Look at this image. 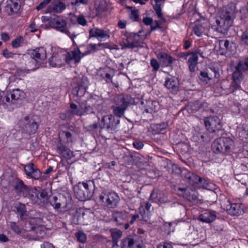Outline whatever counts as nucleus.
Segmentation results:
<instances>
[{
    "label": "nucleus",
    "mask_w": 248,
    "mask_h": 248,
    "mask_svg": "<svg viewBox=\"0 0 248 248\" xmlns=\"http://www.w3.org/2000/svg\"><path fill=\"white\" fill-rule=\"evenodd\" d=\"M41 248H54V247L51 244L46 242L41 245Z\"/></svg>",
    "instance_id": "obj_64"
},
{
    "label": "nucleus",
    "mask_w": 248,
    "mask_h": 248,
    "mask_svg": "<svg viewBox=\"0 0 248 248\" xmlns=\"http://www.w3.org/2000/svg\"><path fill=\"white\" fill-rule=\"evenodd\" d=\"M198 192L195 190H186L185 192V196L187 200L190 202H195L198 198Z\"/></svg>",
    "instance_id": "obj_32"
},
{
    "label": "nucleus",
    "mask_w": 248,
    "mask_h": 248,
    "mask_svg": "<svg viewBox=\"0 0 248 248\" xmlns=\"http://www.w3.org/2000/svg\"><path fill=\"white\" fill-rule=\"evenodd\" d=\"M24 96V92L18 89H14L11 92H7L5 94L3 92H0V103L3 97L2 102L4 104L14 108Z\"/></svg>",
    "instance_id": "obj_5"
},
{
    "label": "nucleus",
    "mask_w": 248,
    "mask_h": 248,
    "mask_svg": "<svg viewBox=\"0 0 248 248\" xmlns=\"http://www.w3.org/2000/svg\"><path fill=\"white\" fill-rule=\"evenodd\" d=\"M130 17L134 21H137L139 19L138 11L136 9L131 10Z\"/></svg>",
    "instance_id": "obj_52"
},
{
    "label": "nucleus",
    "mask_w": 248,
    "mask_h": 248,
    "mask_svg": "<svg viewBox=\"0 0 248 248\" xmlns=\"http://www.w3.org/2000/svg\"><path fill=\"white\" fill-rule=\"evenodd\" d=\"M199 77L201 80L206 82L212 78L208 73L205 71L201 72Z\"/></svg>",
    "instance_id": "obj_43"
},
{
    "label": "nucleus",
    "mask_w": 248,
    "mask_h": 248,
    "mask_svg": "<svg viewBox=\"0 0 248 248\" xmlns=\"http://www.w3.org/2000/svg\"><path fill=\"white\" fill-rule=\"evenodd\" d=\"M238 68L243 71H248V56L238 62Z\"/></svg>",
    "instance_id": "obj_40"
},
{
    "label": "nucleus",
    "mask_w": 248,
    "mask_h": 248,
    "mask_svg": "<svg viewBox=\"0 0 248 248\" xmlns=\"http://www.w3.org/2000/svg\"><path fill=\"white\" fill-rule=\"evenodd\" d=\"M13 186L17 193H27L29 192L28 186L25 185L23 181L16 179L13 181Z\"/></svg>",
    "instance_id": "obj_19"
},
{
    "label": "nucleus",
    "mask_w": 248,
    "mask_h": 248,
    "mask_svg": "<svg viewBox=\"0 0 248 248\" xmlns=\"http://www.w3.org/2000/svg\"><path fill=\"white\" fill-rule=\"evenodd\" d=\"M132 248H142V244L139 241L133 240Z\"/></svg>",
    "instance_id": "obj_63"
},
{
    "label": "nucleus",
    "mask_w": 248,
    "mask_h": 248,
    "mask_svg": "<svg viewBox=\"0 0 248 248\" xmlns=\"http://www.w3.org/2000/svg\"><path fill=\"white\" fill-rule=\"evenodd\" d=\"M114 102L117 106H111L113 113L116 116L120 118L124 116L128 105L134 104V100L129 95L120 94L114 97Z\"/></svg>",
    "instance_id": "obj_2"
},
{
    "label": "nucleus",
    "mask_w": 248,
    "mask_h": 248,
    "mask_svg": "<svg viewBox=\"0 0 248 248\" xmlns=\"http://www.w3.org/2000/svg\"><path fill=\"white\" fill-rule=\"evenodd\" d=\"M115 70L109 67H106L101 71V76L106 79V82H111L112 78L115 75Z\"/></svg>",
    "instance_id": "obj_24"
},
{
    "label": "nucleus",
    "mask_w": 248,
    "mask_h": 248,
    "mask_svg": "<svg viewBox=\"0 0 248 248\" xmlns=\"http://www.w3.org/2000/svg\"><path fill=\"white\" fill-rule=\"evenodd\" d=\"M94 184L92 181L79 182L74 188L75 194L80 201L90 199L93 193Z\"/></svg>",
    "instance_id": "obj_4"
},
{
    "label": "nucleus",
    "mask_w": 248,
    "mask_h": 248,
    "mask_svg": "<svg viewBox=\"0 0 248 248\" xmlns=\"http://www.w3.org/2000/svg\"><path fill=\"white\" fill-rule=\"evenodd\" d=\"M140 212L141 217L140 220L144 221H147L149 218L150 212L146 211L145 208H143V206H141L140 208Z\"/></svg>",
    "instance_id": "obj_39"
},
{
    "label": "nucleus",
    "mask_w": 248,
    "mask_h": 248,
    "mask_svg": "<svg viewBox=\"0 0 248 248\" xmlns=\"http://www.w3.org/2000/svg\"><path fill=\"white\" fill-rule=\"evenodd\" d=\"M240 87V81L237 80H233L230 87L229 88H225L223 90H226V93L229 94L233 93L234 91L238 89Z\"/></svg>",
    "instance_id": "obj_36"
},
{
    "label": "nucleus",
    "mask_w": 248,
    "mask_h": 248,
    "mask_svg": "<svg viewBox=\"0 0 248 248\" xmlns=\"http://www.w3.org/2000/svg\"><path fill=\"white\" fill-rule=\"evenodd\" d=\"M205 126L210 132H216L221 130L222 125L220 120L217 116H211L204 120Z\"/></svg>",
    "instance_id": "obj_11"
},
{
    "label": "nucleus",
    "mask_w": 248,
    "mask_h": 248,
    "mask_svg": "<svg viewBox=\"0 0 248 248\" xmlns=\"http://www.w3.org/2000/svg\"><path fill=\"white\" fill-rule=\"evenodd\" d=\"M82 54L78 48L75 49L65 54V61L71 66L76 65L80 62L82 57L83 56Z\"/></svg>",
    "instance_id": "obj_13"
},
{
    "label": "nucleus",
    "mask_w": 248,
    "mask_h": 248,
    "mask_svg": "<svg viewBox=\"0 0 248 248\" xmlns=\"http://www.w3.org/2000/svg\"><path fill=\"white\" fill-rule=\"evenodd\" d=\"M198 55L192 53L191 56L188 60V67L190 72H193L195 71V68L198 63Z\"/></svg>",
    "instance_id": "obj_31"
},
{
    "label": "nucleus",
    "mask_w": 248,
    "mask_h": 248,
    "mask_svg": "<svg viewBox=\"0 0 248 248\" xmlns=\"http://www.w3.org/2000/svg\"><path fill=\"white\" fill-rule=\"evenodd\" d=\"M37 116H27L20 122V127L22 132L29 135L35 133L38 127L36 121Z\"/></svg>",
    "instance_id": "obj_8"
},
{
    "label": "nucleus",
    "mask_w": 248,
    "mask_h": 248,
    "mask_svg": "<svg viewBox=\"0 0 248 248\" xmlns=\"http://www.w3.org/2000/svg\"><path fill=\"white\" fill-rule=\"evenodd\" d=\"M165 86L171 92H174L178 89V81L176 79L170 78L166 80Z\"/></svg>",
    "instance_id": "obj_30"
},
{
    "label": "nucleus",
    "mask_w": 248,
    "mask_h": 248,
    "mask_svg": "<svg viewBox=\"0 0 248 248\" xmlns=\"http://www.w3.org/2000/svg\"><path fill=\"white\" fill-rule=\"evenodd\" d=\"M57 151L60 155L66 159H70L73 156V152L61 143L58 145Z\"/></svg>",
    "instance_id": "obj_21"
},
{
    "label": "nucleus",
    "mask_w": 248,
    "mask_h": 248,
    "mask_svg": "<svg viewBox=\"0 0 248 248\" xmlns=\"http://www.w3.org/2000/svg\"><path fill=\"white\" fill-rule=\"evenodd\" d=\"M133 241V239L129 238L124 239L122 242V248H132Z\"/></svg>",
    "instance_id": "obj_41"
},
{
    "label": "nucleus",
    "mask_w": 248,
    "mask_h": 248,
    "mask_svg": "<svg viewBox=\"0 0 248 248\" xmlns=\"http://www.w3.org/2000/svg\"><path fill=\"white\" fill-rule=\"evenodd\" d=\"M241 40L244 43L248 45V29L243 32L241 35Z\"/></svg>",
    "instance_id": "obj_53"
},
{
    "label": "nucleus",
    "mask_w": 248,
    "mask_h": 248,
    "mask_svg": "<svg viewBox=\"0 0 248 248\" xmlns=\"http://www.w3.org/2000/svg\"><path fill=\"white\" fill-rule=\"evenodd\" d=\"M219 47L227 52H232L234 50L235 45L232 41L228 40H221L219 42Z\"/></svg>",
    "instance_id": "obj_23"
},
{
    "label": "nucleus",
    "mask_w": 248,
    "mask_h": 248,
    "mask_svg": "<svg viewBox=\"0 0 248 248\" xmlns=\"http://www.w3.org/2000/svg\"><path fill=\"white\" fill-rule=\"evenodd\" d=\"M46 58V53L45 49L42 47L37 48L32 50L31 57L29 59V64L38 63L40 65Z\"/></svg>",
    "instance_id": "obj_10"
},
{
    "label": "nucleus",
    "mask_w": 248,
    "mask_h": 248,
    "mask_svg": "<svg viewBox=\"0 0 248 248\" xmlns=\"http://www.w3.org/2000/svg\"><path fill=\"white\" fill-rule=\"evenodd\" d=\"M119 123V120L115 121L114 116L110 114L104 116L99 124L101 128H105L108 132L113 133L118 130Z\"/></svg>",
    "instance_id": "obj_9"
},
{
    "label": "nucleus",
    "mask_w": 248,
    "mask_h": 248,
    "mask_svg": "<svg viewBox=\"0 0 248 248\" xmlns=\"http://www.w3.org/2000/svg\"><path fill=\"white\" fill-rule=\"evenodd\" d=\"M40 194V201L41 200H43L44 201L45 200L48 201L49 202V197H51L50 196L48 197L47 192L45 190H42L40 192H39ZM41 201H40L41 202Z\"/></svg>",
    "instance_id": "obj_48"
},
{
    "label": "nucleus",
    "mask_w": 248,
    "mask_h": 248,
    "mask_svg": "<svg viewBox=\"0 0 248 248\" xmlns=\"http://www.w3.org/2000/svg\"><path fill=\"white\" fill-rule=\"evenodd\" d=\"M168 124L165 123L157 124L155 125L157 133H164V131L167 128Z\"/></svg>",
    "instance_id": "obj_44"
},
{
    "label": "nucleus",
    "mask_w": 248,
    "mask_h": 248,
    "mask_svg": "<svg viewBox=\"0 0 248 248\" xmlns=\"http://www.w3.org/2000/svg\"><path fill=\"white\" fill-rule=\"evenodd\" d=\"M80 3L87 4L88 0H75L74 1L71 2V4L73 5L78 6Z\"/></svg>",
    "instance_id": "obj_62"
},
{
    "label": "nucleus",
    "mask_w": 248,
    "mask_h": 248,
    "mask_svg": "<svg viewBox=\"0 0 248 248\" xmlns=\"http://www.w3.org/2000/svg\"><path fill=\"white\" fill-rule=\"evenodd\" d=\"M22 38H17L15 39L12 43V46L14 48H17L20 45Z\"/></svg>",
    "instance_id": "obj_59"
},
{
    "label": "nucleus",
    "mask_w": 248,
    "mask_h": 248,
    "mask_svg": "<svg viewBox=\"0 0 248 248\" xmlns=\"http://www.w3.org/2000/svg\"><path fill=\"white\" fill-rule=\"evenodd\" d=\"M70 108L71 109L72 113L74 114H76L78 115H82V110H81V108H78V106L77 105L71 103L70 104Z\"/></svg>",
    "instance_id": "obj_42"
},
{
    "label": "nucleus",
    "mask_w": 248,
    "mask_h": 248,
    "mask_svg": "<svg viewBox=\"0 0 248 248\" xmlns=\"http://www.w3.org/2000/svg\"><path fill=\"white\" fill-rule=\"evenodd\" d=\"M49 62L53 67H60L62 65V61L57 54L52 55L49 59Z\"/></svg>",
    "instance_id": "obj_33"
},
{
    "label": "nucleus",
    "mask_w": 248,
    "mask_h": 248,
    "mask_svg": "<svg viewBox=\"0 0 248 248\" xmlns=\"http://www.w3.org/2000/svg\"><path fill=\"white\" fill-rule=\"evenodd\" d=\"M39 192L36 189L32 190L29 192L30 199L31 201L35 203H39L40 202V199L39 196Z\"/></svg>",
    "instance_id": "obj_35"
},
{
    "label": "nucleus",
    "mask_w": 248,
    "mask_h": 248,
    "mask_svg": "<svg viewBox=\"0 0 248 248\" xmlns=\"http://www.w3.org/2000/svg\"><path fill=\"white\" fill-rule=\"evenodd\" d=\"M7 8L10 9L11 13H16L19 9V5L17 2H15L13 4V6L8 5Z\"/></svg>",
    "instance_id": "obj_50"
},
{
    "label": "nucleus",
    "mask_w": 248,
    "mask_h": 248,
    "mask_svg": "<svg viewBox=\"0 0 248 248\" xmlns=\"http://www.w3.org/2000/svg\"><path fill=\"white\" fill-rule=\"evenodd\" d=\"M65 9V4L62 2H59L52 6H49L46 13H51L54 12L55 13H61L62 10Z\"/></svg>",
    "instance_id": "obj_29"
},
{
    "label": "nucleus",
    "mask_w": 248,
    "mask_h": 248,
    "mask_svg": "<svg viewBox=\"0 0 248 248\" xmlns=\"http://www.w3.org/2000/svg\"><path fill=\"white\" fill-rule=\"evenodd\" d=\"M157 57L164 66H168L173 63L174 59L170 55L165 52H159Z\"/></svg>",
    "instance_id": "obj_20"
},
{
    "label": "nucleus",
    "mask_w": 248,
    "mask_h": 248,
    "mask_svg": "<svg viewBox=\"0 0 248 248\" xmlns=\"http://www.w3.org/2000/svg\"><path fill=\"white\" fill-rule=\"evenodd\" d=\"M154 9L158 17L159 18H161V19L165 20L164 18L162 17V15L161 14V9L160 6L156 4L154 6Z\"/></svg>",
    "instance_id": "obj_54"
},
{
    "label": "nucleus",
    "mask_w": 248,
    "mask_h": 248,
    "mask_svg": "<svg viewBox=\"0 0 248 248\" xmlns=\"http://www.w3.org/2000/svg\"><path fill=\"white\" fill-rule=\"evenodd\" d=\"M233 140L229 137H222L215 140L212 143L213 151L216 153H226L230 151L233 145Z\"/></svg>",
    "instance_id": "obj_6"
},
{
    "label": "nucleus",
    "mask_w": 248,
    "mask_h": 248,
    "mask_svg": "<svg viewBox=\"0 0 248 248\" xmlns=\"http://www.w3.org/2000/svg\"><path fill=\"white\" fill-rule=\"evenodd\" d=\"M26 174L29 177L34 179H38L41 177L40 171L36 169L32 163L24 166Z\"/></svg>",
    "instance_id": "obj_18"
},
{
    "label": "nucleus",
    "mask_w": 248,
    "mask_h": 248,
    "mask_svg": "<svg viewBox=\"0 0 248 248\" xmlns=\"http://www.w3.org/2000/svg\"><path fill=\"white\" fill-rule=\"evenodd\" d=\"M15 207L20 218L23 220L26 219L28 217V214L25 204L19 203Z\"/></svg>",
    "instance_id": "obj_27"
},
{
    "label": "nucleus",
    "mask_w": 248,
    "mask_h": 248,
    "mask_svg": "<svg viewBox=\"0 0 248 248\" xmlns=\"http://www.w3.org/2000/svg\"><path fill=\"white\" fill-rule=\"evenodd\" d=\"M246 72L242 70L241 69L238 68V64L235 67V70L232 74L233 80H237L240 81L243 78L242 72Z\"/></svg>",
    "instance_id": "obj_34"
},
{
    "label": "nucleus",
    "mask_w": 248,
    "mask_h": 248,
    "mask_svg": "<svg viewBox=\"0 0 248 248\" xmlns=\"http://www.w3.org/2000/svg\"><path fill=\"white\" fill-rule=\"evenodd\" d=\"M100 199L109 208L115 207L119 202V197L115 192H110L108 194L101 195Z\"/></svg>",
    "instance_id": "obj_14"
},
{
    "label": "nucleus",
    "mask_w": 248,
    "mask_h": 248,
    "mask_svg": "<svg viewBox=\"0 0 248 248\" xmlns=\"http://www.w3.org/2000/svg\"><path fill=\"white\" fill-rule=\"evenodd\" d=\"M133 146L137 149L140 150L143 148V144L140 141H136L133 143Z\"/></svg>",
    "instance_id": "obj_61"
},
{
    "label": "nucleus",
    "mask_w": 248,
    "mask_h": 248,
    "mask_svg": "<svg viewBox=\"0 0 248 248\" xmlns=\"http://www.w3.org/2000/svg\"><path fill=\"white\" fill-rule=\"evenodd\" d=\"M216 214L215 211L206 212L200 215L199 219L203 222L210 223L215 220Z\"/></svg>",
    "instance_id": "obj_22"
},
{
    "label": "nucleus",
    "mask_w": 248,
    "mask_h": 248,
    "mask_svg": "<svg viewBox=\"0 0 248 248\" xmlns=\"http://www.w3.org/2000/svg\"><path fill=\"white\" fill-rule=\"evenodd\" d=\"M150 64L153 67V70L155 71H157L160 67L158 62L155 59H152L151 60Z\"/></svg>",
    "instance_id": "obj_51"
},
{
    "label": "nucleus",
    "mask_w": 248,
    "mask_h": 248,
    "mask_svg": "<svg viewBox=\"0 0 248 248\" xmlns=\"http://www.w3.org/2000/svg\"><path fill=\"white\" fill-rule=\"evenodd\" d=\"M82 80L84 84H81L78 90L77 88H75V89L74 90V93L76 94L78 96H81L85 93V89L87 86V81L86 79L83 78Z\"/></svg>",
    "instance_id": "obj_37"
},
{
    "label": "nucleus",
    "mask_w": 248,
    "mask_h": 248,
    "mask_svg": "<svg viewBox=\"0 0 248 248\" xmlns=\"http://www.w3.org/2000/svg\"><path fill=\"white\" fill-rule=\"evenodd\" d=\"M79 106L82 110V115L84 113L87 114L93 113L94 112V109L102 112L104 108L103 101L101 100L97 101L93 98H90L85 102L80 103Z\"/></svg>",
    "instance_id": "obj_7"
},
{
    "label": "nucleus",
    "mask_w": 248,
    "mask_h": 248,
    "mask_svg": "<svg viewBox=\"0 0 248 248\" xmlns=\"http://www.w3.org/2000/svg\"><path fill=\"white\" fill-rule=\"evenodd\" d=\"M157 248H173V247L171 243L164 242L157 245Z\"/></svg>",
    "instance_id": "obj_58"
},
{
    "label": "nucleus",
    "mask_w": 248,
    "mask_h": 248,
    "mask_svg": "<svg viewBox=\"0 0 248 248\" xmlns=\"http://www.w3.org/2000/svg\"><path fill=\"white\" fill-rule=\"evenodd\" d=\"M235 6L233 5L226 8L223 10L220 16V19L216 20L217 25V30L219 32H223L228 30L231 26V19L234 16Z\"/></svg>",
    "instance_id": "obj_3"
},
{
    "label": "nucleus",
    "mask_w": 248,
    "mask_h": 248,
    "mask_svg": "<svg viewBox=\"0 0 248 248\" xmlns=\"http://www.w3.org/2000/svg\"><path fill=\"white\" fill-rule=\"evenodd\" d=\"M193 31L194 33L198 36H201L202 33V28L198 26H195L193 28Z\"/></svg>",
    "instance_id": "obj_57"
},
{
    "label": "nucleus",
    "mask_w": 248,
    "mask_h": 248,
    "mask_svg": "<svg viewBox=\"0 0 248 248\" xmlns=\"http://www.w3.org/2000/svg\"><path fill=\"white\" fill-rule=\"evenodd\" d=\"M112 241L117 243L118 239L122 235V232L120 230L117 229H112L110 230Z\"/></svg>",
    "instance_id": "obj_38"
},
{
    "label": "nucleus",
    "mask_w": 248,
    "mask_h": 248,
    "mask_svg": "<svg viewBox=\"0 0 248 248\" xmlns=\"http://www.w3.org/2000/svg\"><path fill=\"white\" fill-rule=\"evenodd\" d=\"M229 204L226 207L227 210L230 214L234 216H238L241 213L240 205L237 203H232L230 201H228Z\"/></svg>",
    "instance_id": "obj_26"
},
{
    "label": "nucleus",
    "mask_w": 248,
    "mask_h": 248,
    "mask_svg": "<svg viewBox=\"0 0 248 248\" xmlns=\"http://www.w3.org/2000/svg\"><path fill=\"white\" fill-rule=\"evenodd\" d=\"M52 24L53 27L55 28L60 30L62 32L65 33L68 36H69L70 38L73 40L74 43H75L74 38H76L77 37H80L79 34H75V33H71L70 31H69L65 28V26L66 25V22L62 19H60L59 18H57L56 19L55 18Z\"/></svg>",
    "instance_id": "obj_12"
},
{
    "label": "nucleus",
    "mask_w": 248,
    "mask_h": 248,
    "mask_svg": "<svg viewBox=\"0 0 248 248\" xmlns=\"http://www.w3.org/2000/svg\"><path fill=\"white\" fill-rule=\"evenodd\" d=\"M49 203L55 209H58L61 207L66 208L67 205V200L63 195L60 196L59 198L53 196L49 197Z\"/></svg>",
    "instance_id": "obj_16"
},
{
    "label": "nucleus",
    "mask_w": 248,
    "mask_h": 248,
    "mask_svg": "<svg viewBox=\"0 0 248 248\" xmlns=\"http://www.w3.org/2000/svg\"><path fill=\"white\" fill-rule=\"evenodd\" d=\"M101 45V44H90L87 46L88 50L85 52L84 53H83L82 56H84L87 54L90 53L92 51H95L97 50V47L98 46H100Z\"/></svg>",
    "instance_id": "obj_45"
},
{
    "label": "nucleus",
    "mask_w": 248,
    "mask_h": 248,
    "mask_svg": "<svg viewBox=\"0 0 248 248\" xmlns=\"http://www.w3.org/2000/svg\"><path fill=\"white\" fill-rule=\"evenodd\" d=\"M9 226L10 228L16 233H20L21 232L20 228L15 222H10Z\"/></svg>",
    "instance_id": "obj_47"
},
{
    "label": "nucleus",
    "mask_w": 248,
    "mask_h": 248,
    "mask_svg": "<svg viewBox=\"0 0 248 248\" xmlns=\"http://www.w3.org/2000/svg\"><path fill=\"white\" fill-rule=\"evenodd\" d=\"M51 0H44L42 1L36 7L37 10H40L44 8L48 4Z\"/></svg>",
    "instance_id": "obj_56"
},
{
    "label": "nucleus",
    "mask_w": 248,
    "mask_h": 248,
    "mask_svg": "<svg viewBox=\"0 0 248 248\" xmlns=\"http://www.w3.org/2000/svg\"><path fill=\"white\" fill-rule=\"evenodd\" d=\"M76 237L77 238L78 240L81 243H84L86 242L87 237L83 232H78L76 233Z\"/></svg>",
    "instance_id": "obj_46"
},
{
    "label": "nucleus",
    "mask_w": 248,
    "mask_h": 248,
    "mask_svg": "<svg viewBox=\"0 0 248 248\" xmlns=\"http://www.w3.org/2000/svg\"><path fill=\"white\" fill-rule=\"evenodd\" d=\"M139 217L138 214L133 215L125 211H114L112 213V218L116 225L125 230L128 229Z\"/></svg>",
    "instance_id": "obj_1"
},
{
    "label": "nucleus",
    "mask_w": 248,
    "mask_h": 248,
    "mask_svg": "<svg viewBox=\"0 0 248 248\" xmlns=\"http://www.w3.org/2000/svg\"><path fill=\"white\" fill-rule=\"evenodd\" d=\"M29 60L26 63L27 68L28 70L34 71V70L39 68L40 65L39 63H35L34 64H32V63H30V64H29Z\"/></svg>",
    "instance_id": "obj_49"
},
{
    "label": "nucleus",
    "mask_w": 248,
    "mask_h": 248,
    "mask_svg": "<svg viewBox=\"0 0 248 248\" xmlns=\"http://www.w3.org/2000/svg\"><path fill=\"white\" fill-rule=\"evenodd\" d=\"M183 175L186 180L192 186L200 185L201 186H205L207 185L206 180L190 171L186 170L183 173Z\"/></svg>",
    "instance_id": "obj_15"
},
{
    "label": "nucleus",
    "mask_w": 248,
    "mask_h": 248,
    "mask_svg": "<svg viewBox=\"0 0 248 248\" xmlns=\"http://www.w3.org/2000/svg\"><path fill=\"white\" fill-rule=\"evenodd\" d=\"M59 135L61 142L69 143L73 141L72 134L69 131H62L59 132Z\"/></svg>",
    "instance_id": "obj_28"
},
{
    "label": "nucleus",
    "mask_w": 248,
    "mask_h": 248,
    "mask_svg": "<svg viewBox=\"0 0 248 248\" xmlns=\"http://www.w3.org/2000/svg\"><path fill=\"white\" fill-rule=\"evenodd\" d=\"M158 103L155 101L146 100L144 110L147 113L155 112L158 109Z\"/></svg>",
    "instance_id": "obj_25"
},
{
    "label": "nucleus",
    "mask_w": 248,
    "mask_h": 248,
    "mask_svg": "<svg viewBox=\"0 0 248 248\" xmlns=\"http://www.w3.org/2000/svg\"><path fill=\"white\" fill-rule=\"evenodd\" d=\"M90 37L97 38L99 41H104L108 39L110 37L109 32L107 31H104L98 28H93L89 31Z\"/></svg>",
    "instance_id": "obj_17"
},
{
    "label": "nucleus",
    "mask_w": 248,
    "mask_h": 248,
    "mask_svg": "<svg viewBox=\"0 0 248 248\" xmlns=\"http://www.w3.org/2000/svg\"><path fill=\"white\" fill-rule=\"evenodd\" d=\"M3 55L6 58H10L13 57L14 54L8 49H5L3 51Z\"/></svg>",
    "instance_id": "obj_60"
},
{
    "label": "nucleus",
    "mask_w": 248,
    "mask_h": 248,
    "mask_svg": "<svg viewBox=\"0 0 248 248\" xmlns=\"http://www.w3.org/2000/svg\"><path fill=\"white\" fill-rule=\"evenodd\" d=\"M77 21L78 24L85 26L87 24V21L83 15H79L77 18Z\"/></svg>",
    "instance_id": "obj_55"
}]
</instances>
